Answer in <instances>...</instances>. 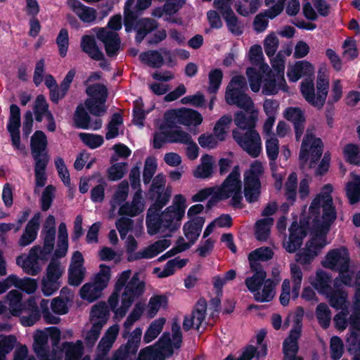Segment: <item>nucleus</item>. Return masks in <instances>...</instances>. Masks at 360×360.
I'll return each mask as SVG.
<instances>
[{
    "label": "nucleus",
    "instance_id": "0eeeda50",
    "mask_svg": "<svg viewBox=\"0 0 360 360\" xmlns=\"http://www.w3.org/2000/svg\"><path fill=\"white\" fill-rule=\"evenodd\" d=\"M174 206L167 207L162 212H157L159 220L156 223L155 221L150 220L148 223V214H146V224L148 229V233L153 236L160 232L162 228L165 230H169L170 232H174L178 230L181 226V223L174 221ZM152 219V218H150Z\"/></svg>",
    "mask_w": 360,
    "mask_h": 360
},
{
    "label": "nucleus",
    "instance_id": "c9c22d12",
    "mask_svg": "<svg viewBox=\"0 0 360 360\" xmlns=\"http://www.w3.org/2000/svg\"><path fill=\"white\" fill-rule=\"evenodd\" d=\"M346 195L351 205H355L360 201V178L349 181L346 184Z\"/></svg>",
    "mask_w": 360,
    "mask_h": 360
},
{
    "label": "nucleus",
    "instance_id": "5701e85b",
    "mask_svg": "<svg viewBox=\"0 0 360 360\" xmlns=\"http://www.w3.org/2000/svg\"><path fill=\"white\" fill-rule=\"evenodd\" d=\"M258 117L256 112H252L246 115L243 111H238L234 115V123L240 129L250 130L255 129Z\"/></svg>",
    "mask_w": 360,
    "mask_h": 360
},
{
    "label": "nucleus",
    "instance_id": "de8ad7c7",
    "mask_svg": "<svg viewBox=\"0 0 360 360\" xmlns=\"http://www.w3.org/2000/svg\"><path fill=\"white\" fill-rule=\"evenodd\" d=\"M63 347L66 348L65 360H77L82 354V344L80 340L76 344L65 342Z\"/></svg>",
    "mask_w": 360,
    "mask_h": 360
},
{
    "label": "nucleus",
    "instance_id": "4c0bfd02",
    "mask_svg": "<svg viewBox=\"0 0 360 360\" xmlns=\"http://www.w3.org/2000/svg\"><path fill=\"white\" fill-rule=\"evenodd\" d=\"M16 263L20 266L25 273L31 276H37L41 271L38 262L30 258L23 259L22 256L16 258Z\"/></svg>",
    "mask_w": 360,
    "mask_h": 360
},
{
    "label": "nucleus",
    "instance_id": "7c9ffc66",
    "mask_svg": "<svg viewBox=\"0 0 360 360\" xmlns=\"http://www.w3.org/2000/svg\"><path fill=\"white\" fill-rule=\"evenodd\" d=\"M165 321V318H159L149 325L143 335V342L146 344L151 342L159 335L163 329Z\"/></svg>",
    "mask_w": 360,
    "mask_h": 360
},
{
    "label": "nucleus",
    "instance_id": "f3484780",
    "mask_svg": "<svg viewBox=\"0 0 360 360\" xmlns=\"http://www.w3.org/2000/svg\"><path fill=\"white\" fill-rule=\"evenodd\" d=\"M288 240L283 244L285 250L294 253L302 246L306 233L301 229L296 222H293L289 229Z\"/></svg>",
    "mask_w": 360,
    "mask_h": 360
},
{
    "label": "nucleus",
    "instance_id": "4d7b16f0",
    "mask_svg": "<svg viewBox=\"0 0 360 360\" xmlns=\"http://www.w3.org/2000/svg\"><path fill=\"white\" fill-rule=\"evenodd\" d=\"M127 163L119 162L112 165L108 169V176L110 181L121 179L127 172Z\"/></svg>",
    "mask_w": 360,
    "mask_h": 360
},
{
    "label": "nucleus",
    "instance_id": "58836bf2",
    "mask_svg": "<svg viewBox=\"0 0 360 360\" xmlns=\"http://www.w3.org/2000/svg\"><path fill=\"white\" fill-rule=\"evenodd\" d=\"M330 276L323 270H318L316 274V280L312 285L315 289L321 292H324L330 289Z\"/></svg>",
    "mask_w": 360,
    "mask_h": 360
},
{
    "label": "nucleus",
    "instance_id": "774afa93",
    "mask_svg": "<svg viewBox=\"0 0 360 360\" xmlns=\"http://www.w3.org/2000/svg\"><path fill=\"white\" fill-rule=\"evenodd\" d=\"M279 45V40L274 33L269 34L264 41V51L268 57L275 55Z\"/></svg>",
    "mask_w": 360,
    "mask_h": 360
},
{
    "label": "nucleus",
    "instance_id": "8fccbe9b",
    "mask_svg": "<svg viewBox=\"0 0 360 360\" xmlns=\"http://www.w3.org/2000/svg\"><path fill=\"white\" fill-rule=\"evenodd\" d=\"M174 127V122L169 120H167L166 122L160 126L161 131L160 133L155 132L153 136V146L154 148L160 149L165 143H167V138L163 132L167 130V128H173Z\"/></svg>",
    "mask_w": 360,
    "mask_h": 360
},
{
    "label": "nucleus",
    "instance_id": "dca6fc26",
    "mask_svg": "<svg viewBox=\"0 0 360 360\" xmlns=\"http://www.w3.org/2000/svg\"><path fill=\"white\" fill-rule=\"evenodd\" d=\"M151 198L155 197V202L149 207L148 214V221L151 220L155 221L156 223L159 220V217L157 215V212H160L161 210L168 203L171 197V190L167 188L164 191H159L150 193Z\"/></svg>",
    "mask_w": 360,
    "mask_h": 360
},
{
    "label": "nucleus",
    "instance_id": "4be33fe9",
    "mask_svg": "<svg viewBox=\"0 0 360 360\" xmlns=\"http://www.w3.org/2000/svg\"><path fill=\"white\" fill-rule=\"evenodd\" d=\"M201 162L197 166L193 172V176L198 179H210L212 176L214 172L213 157L205 154L201 157Z\"/></svg>",
    "mask_w": 360,
    "mask_h": 360
},
{
    "label": "nucleus",
    "instance_id": "5fc2aeb1",
    "mask_svg": "<svg viewBox=\"0 0 360 360\" xmlns=\"http://www.w3.org/2000/svg\"><path fill=\"white\" fill-rule=\"evenodd\" d=\"M144 311V304L137 302L124 323L125 330H130L134 323L139 320Z\"/></svg>",
    "mask_w": 360,
    "mask_h": 360
},
{
    "label": "nucleus",
    "instance_id": "09e8293b",
    "mask_svg": "<svg viewBox=\"0 0 360 360\" xmlns=\"http://www.w3.org/2000/svg\"><path fill=\"white\" fill-rule=\"evenodd\" d=\"M79 137L91 149H96L104 143L103 137L99 134L82 132L79 134Z\"/></svg>",
    "mask_w": 360,
    "mask_h": 360
},
{
    "label": "nucleus",
    "instance_id": "2eb2a0df",
    "mask_svg": "<svg viewBox=\"0 0 360 360\" xmlns=\"http://www.w3.org/2000/svg\"><path fill=\"white\" fill-rule=\"evenodd\" d=\"M240 178L239 167L236 165L233 168L231 172L225 179L221 186L217 188V190L221 195H224L223 196L229 195V198L232 193L242 189V184Z\"/></svg>",
    "mask_w": 360,
    "mask_h": 360
},
{
    "label": "nucleus",
    "instance_id": "20e7f679",
    "mask_svg": "<svg viewBox=\"0 0 360 360\" xmlns=\"http://www.w3.org/2000/svg\"><path fill=\"white\" fill-rule=\"evenodd\" d=\"M264 172L261 162H252L248 171L244 174V196L249 203L257 202L261 194L262 184L260 177Z\"/></svg>",
    "mask_w": 360,
    "mask_h": 360
},
{
    "label": "nucleus",
    "instance_id": "423d86ee",
    "mask_svg": "<svg viewBox=\"0 0 360 360\" xmlns=\"http://www.w3.org/2000/svg\"><path fill=\"white\" fill-rule=\"evenodd\" d=\"M232 136L237 144L250 156L253 158L259 156L262 151V141L255 128L245 133L234 129L232 130Z\"/></svg>",
    "mask_w": 360,
    "mask_h": 360
},
{
    "label": "nucleus",
    "instance_id": "338daca9",
    "mask_svg": "<svg viewBox=\"0 0 360 360\" xmlns=\"http://www.w3.org/2000/svg\"><path fill=\"white\" fill-rule=\"evenodd\" d=\"M344 352V345L342 339L333 336L330 339V357L333 360H339Z\"/></svg>",
    "mask_w": 360,
    "mask_h": 360
},
{
    "label": "nucleus",
    "instance_id": "6e6d98bb",
    "mask_svg": "<svg viewBox=\"0 0 360 360\" xmlns=\"http://www.w3.org/2000/svg\"><path fill=\"white\" fill-rule=\"evenodd\" d=\"M56 42L58 47L59 55L64 58L67 55L69 47V34L67 29L62 28L60 30Z\"/></svg>",
    "mask_w": 360,
    "mask_h": 360
},
{
    "label": "nucleus",
    "instance_id": "864d4df0",
    "mask_svg": "<svg viewBox=\"0 0 360 360\" xmlns=\"http://www.w3.org/2000/svg\"><path fill=\"white\" fill-rule=\"evenodd\" d=\"M207 303L204 297H200L196 302L192 314L196 316V329H199L205 319Z\"/></svg>",
    "mask_w": 360,
    "mask_h": 360
},
{
    "label": "nucleus",
    "instance_id": "a878e982",
    "mask_svg": "<svg viewBox=\"0 0 360 360\" xmlns=\"http://www.w3.org/2000/svg\"><path fill=\"white\" fill-rule=\"evenodd\" d=\"M163 134L167 138V143H177L187 144L191 140V136L186 131L181 129L180 127L176 126L174 123L173 128H167Z\"/></svg>",
    "mask_w": 360,
    "mask_h": 360
},
{
    "label": "nucleus",
    "instance_id": "680f3d73",
    "mask_svg": "<svg viewBox=\"0 0 360 360\" xmlns=\"http://www.w3.org/2000/svg\"><path fill=\"white\" fill-rule=\"evenodd\" d=\"M63 273L60 262L55 258H52L46 269V274L44 277L60 281Z\"/></svg>",
    "mask_w": 360,
    "mask_h": 360
},
{
    "label": "nucleus",
    "instance_id": "0e129e2a",
    "mask_svg": "<svg viewBox=\"0 0 360 360\" xmlns=\"http://www.w3.org/2000/svg\"><path fill=\"white\" fill-rule=\"evenodd\" d=\"M251 90L257 93L259 91L262 83V76L254 68H248L246 70Z\"/></svg>",
    "mask_w": 360,
    "mask_h": 360
},
{
    "label": "nucleus",
    "instance_id": "bf43d9fd",
    "mask_svg": "<svg viewBox=\"0 0 360 360\" xmlns=\"http://www.w3.org/2000/svg\"><path fill=\"white\" fill-rule=\"evenodd\" d=\"M60 281L43 277L41 280V292L46 296H51L55 293L60 287Z\"/></svg>",
    "mask_w": 360,
    "mask_h": 360
},
{
    "label": "nucleus",
    "instance_id": "f704fd0d",
    "mask_svg": "<svg viewBox=\"0 0 360 360\" xmlns=\"http://www.w3.org/2000/svg\"><path fill=\"white\" fill-rule=\"evenodd\" d=\"M323 143L320 138L313 136L311 143L310 144V160L309 167H315L321 158L323 153Z\"/></svg>",
    "mask_w": 360,
    "mask_h": 360
},
{
    "label": "nucleus",
    "instance_id": "412c9836",
    "mask_svg": "<svg viewBox=\"0 0 360 360\" xmlns=\"http://www.w3.org/2000/svg\"><path fill=\"white\" fill-rule=\"evenodd\" d=\"M80 46L82 51L94 60H98L103 57V53L99 49L94 35H83Z\"/></svg>",
    "mask_w": 360,
    "mask_h": 360
},
{
    "label": "nucleus",
    "instance_id": "ddd939ff",
    "mask_svg": "<svg viewBox=\"0 0 360 360\" xmlns=\"http://www.w3.org/2000/svg\"><path fill=\"white\" fill-rule=\"evenodd\" d=\"M145 290V282L140 280L139 273H135L124 288L122 298L129 300L133 304L135 300L143 295Z\"/></svg>",
    "mask_w": 360,
    "mask_h": 360
},
{
    "label": "nucleus",
    "instance_id": "69168bd1",
    "mask_svg": "<svg viewBox=\"0 0 360 360\" xmlns=\"http://www.w3.org/2000/svg\"><path fill=\"white\" fill-rule=\"evenodd\" d=\"M157 163L155 158H148L146 160L143 172V181L144 184H148L157 169Z\"/></svg>",
    "mask_w": 360,
    "mask_h": 360
},
{
    "label": "nucleus",
    "instance_id": "9d476101",
    "mask_svg": "<svg viewBox=\"0 0 360 360\" xmlns=\"http://www.w3.org/2000/svg\"><path fill=\"white\" fill-rule=\"evenodd\" d=\"M94 30H96V38L104 45L107 56L111 58L117 56L121 44L119 34L105 27H97Z\"/></svg>",
    "mask_w": 360,
    "mask_h": 360
},
{
    "label": "nucleus",
    "instance_id": "ea45409f",
    "mask_svg": "<svg viewBox=\"0 0 360 360\" xmlns=\"http://www.w3.org/2000/svg\"><path fill=\"white\" fill-rule=\"evenodd\" d=\"M100 271L96 276L95 283L99 291L105 288L111 276V269L109 266L101 264L99 266Z\"/></svg>",
    "mask_w": 360,
    "mask_h": 360
},
{
    "label": "nucleus",
    "instance_id": "6ab92c4d",
    "mask_svg": "<svg viewBox=\"0 0 360 360\" xmlns=\"http://www.w3.org/2000/svg\"><path fill=\"white\" fill-rule=\"evenodd\" d=\"M67 4L84 22L91 23L96 20L95 8L86 6L79 0H68Z\"/></svg>",
    "mask_w": 360,
    "mask_h": 360
},
{
    "label": "nucleus",
    "instance_id": "c03bdc74",
    "mask_svg": "<svg viewBox=\"0 0 360 360\" xmlns=\"http://www.w3.org/2000/svg\"><path fill=\"white\" fill-rule=\"evenodd\" d=\"M98 184L91 191V200L94 202H101L105 198V188L107 186L106 181L99 172H97Z\"/></svg>",
    "mask_w": 360,
    "mask_h": 360
},
{
    "label": "nucleus",
    "instance_id": "aec40b11",
    "mask_svg": "<svg viewBox=\"0 0 360 360\" xmlns=\"http://www.w3.org/2000/svg\"><path fill=\"white\" fill-rule=\"evenodd\" d=\"M141 194L136 192L131 203L125 202L119 208L118 214L134 217L143 211V204L141 202Z\"/></svg>",
    "mask_w": 360,
    "mask_h": 360
},
{
    "label": "nucleus",
    "instance_id": "79ce46f5",
    "mask_svg": "<svg viewBox=\"0 0 360 360\" xmlns=\"http://www.w3.org/2000/svg\"><path fill=\"white\" fill-rule=\"evenodd\" d=\"M344 154L347 162L360 166V148L354 143H347L344 148Z\"/></svg>",
    "mask_w": 360,
    "mask_h": 360
},
{
    "label": "nucleus",
    "instance_id": "4468645a",
    "mask_svg": "<svg viewBox=\"0 0 360 360\" xmlns=\"http://www.w3.org/2000/svg\"><path fill=\"white\" fill-rule=\"evenodd\" d=\"M40 228V213L37 212L27 222L18 240L19 246L24 248L32 244L37 238Z\"/></svg>",
    "mask_w": 360,
    "mask_h": 360
},
{
    "label": "nucleus",
    "instance_id": "c85d7f7f",
    "mask_svg": "<svg viewBox=\"0 0 360 360\" xmlns=\"http://www.w3.org/2000/svg\"><path fill=\"white\" fill-rule=\"evenodd\" d=\"M22 293L18 290H11L6 295L11 313L14 316H19L22 313Z\"/></svg>",
    "mask_w": 360,
    "mask_h": 360
},
{
    "label": "nucleus",
    "instance_id": "393cba45",
    "mask_svg": "<svg viewBox=\"0 0 360 360\" xmlns=\"http://www.w3.org/2000/svg\"><path fill=\"white\" fill-rule=\"evenodd\" d=\"M49 336L42 330H38L34 335L33 349L38 357H47L49 354Z\"/></svg>",
    "mask_w": 360,
    "mask_h": 360
},
{
    "label": "nucleus",
    "instance_id": "a18cd8bd",
    "mask_svg": "<svg viewBox=\"0 0 360 360\" xmlns=\"http://www.w3.org/2000/svg\"><path fill=\"white\" fill-rule=\"evenodd\" d=\"M347 293L340 289L333 290L329 295V304L335 309H342L347 302Z\"/></svg>",
    "mask_w": 360,
    "mask_h": 360
},
{
    "label": "nucleus",
    "instance_id": "7ed1b4c3",
    "mask_svg": "<svg viewBox=\"0 0 360 360\" xmlns=\"http://www.w3.org/2000/svg\"><path fill=\"white\" fill-rule=\"evenodd\" d=\"M329 90V80L323 75H319L316 79V94L312 80L302 82L300 91L306 101L312 106L321 109L326 103Z\"/></svg>",
    "mask_w": 360,
    "mask_h": 360
},
{
    "label": "nucleus",
    "instance_id": "37998d69",
    "mask_svg": "<svg viewBox=\"0 0 360 360\" xmlns=\"http://www.w3.org/2000/svg\"><path fill=\"white\" fill-rule=\"evenodd\" d=\"M266 277V272H256L252 276L246 278L245 283L251 292H255L260 289Z\"/></svg>",
    "mask_w": 360,
    "mask_h": 360
},
{
    "label": "nucleus",
    "instance_id": "f257e3e1",
    "mask_svg": "<svg viewBox=\"0 0 360 360\" xmlns=\"http://www.w3.org/2000/svg\"><path fill=\"white\" fill-rule=\"evenodd\" d=\"M136 0H127L124 8V26L125 31L129 33L136 32L135 41L141 44L145 37L158 28V22L153 18H142L136 20L134 3Z\"/></svg>",
    "mask_w": 360,
    "mask_h": 360
},
{
    "label": "nucleus",
    "instance_id": "1a4fd4ad",
    "mask_svg": "<svg viewBox=\"0 0 360 360\" xmlns=\"http://www.w3.org/2000/svg\"><path fill=\"white\" fill-rule=\"evenodd\" d=\"M325 205H322V221L315 218L313 221L314 227L317 233L327 234L330 226L337 217V212L333 205L332 195L325 197Z\"/></svg>",
    "mask_w": 360,
    "mask_h": 360
},
{
    "label": "nucleus",
    "instance_id": "e433bc0d",
    "mask_svg": "<svg viewBox=\"0 0 360 360\" xmlns=\"http://www.w3.org/2000/svg\"><path fill=\"white\" fill-rule=\"evenodd\" d=\"M316 316L319 325L323 329H327L330 323L331 312L325 303H320L316 309Z\"/></svg>",
    "mask_w": 360,
    "mask_h": 360
},
{
    "label": "nucleus",
    "instance_id": "e2e57ef3",
    "mask_svg": "<svg viewBox=\"0 0 360 360\" xmlns=\"http://www.w3.org/2000/svg\"><path fill=\"white\" fill-rule=\"evenodd\" d=\"M56 188L53 185H48L44 190L41 197V209L43 212L48 211L51 207Z\"/></svg>",
    "mask_w": 360,
    "mask_h": 360
},
{
    "label": "nucleus",
    "instance_id": "473e14b6",
    "mask_svg": "<svg viewBox=\"0 0 360 360\" xmlns=\"http://www.w3.org/2000/svg\"><path fill=\"white\" fill-rule=\"evenodd\" d=\"M229 31L236 36H240L243 33L244 25L238 20L233 11L228 13L223 17Z\"/></svg>",
    "mask_w": 360,
    "mask_h": 360
},
{
    "label": "nucleus",
    "instance_id": "72a5a7b5",
    "mask_svg": "<svg viewBox=\"0 0 360 360\" xmlns=\"http://www.w3.org/2000/svg\"><path fill=\"white\" fill-rule=\"evenodd\" d=\"M85 267L69 266L68 269V283L70 285L77 287L80 285L86 275Z\"/></svg>",
    "mask_w": 360,
    "mask_h": 360
},
{
    "label": "nucleus",
    "instance_id": "6e6552de",
    "mask_svg": "<svg viewBox=\"0 0 360 360\" xmlns=\"http://www.w3.org/2000/svg\"><path fill=\"white\" fill-rule=\"evenodd\" d=\"M20 109L16 104H11L6 128L13 148L22 152L25 150V146L20 142Z\"/></svg>",
    "mask_w": 360,
    "mask_h": 360
},
{
    "label": "nucleus",
    "instance_id": "052dcab7",
    "mask_svg": "<svg viewBox=\"0 0 360 360\" xmlns=\"http://www.w3.org/2000/svg\"><path fill=\"white\" fill-rule=\"evenodd\" d=\"M103 327V321L102 322H94L90 330L86 333L84 338L86 344L88 346H94L98 340L101 330Z\"/></svg>",
    "mask_w": 360,
    "mask_h": 360
},
{
    "label": "nucleus",
    "instance_id": "bb28decb",
    "mask_svg": "<svg viewBox=\"0 0 360 360\" xmlns=\"http://www.w3.org/2000/svg\"><path fill=\"white\" fill-rule=\"evenodd\" d=\"M141 63L153 68H159L164 64V58L157 50H149L139 55Z\"/></svg>",
    "mask_w": 360,
    "mask_h": 360
},
{
    "label": "nucleus",
    "instance_id": "a211bd4d",
    "mask_svg": "<svg viewBox=\"0 0 360 360\" xmlns=\"http://www.w3.org/2000/svg\"><path fill=\"white\" fill-rule=\"evenodd\" d=\"M177 122L186 127H198L202 122V115L191 108H181L174 112Z\"/></svg>",
    "mask_w": 360,
    "mask_h": 360
},
{
    "label": "nucleus",
    "instance_id": "cd10ccee",
    "mask_svg": "<svg viewBox=\"0 0 360 360\" xmlns=\"http://www.w3.org/2000/svg\"><path fill=\"white\" fill-rule=\"evenodd\" d=\"M274 224V219L264 217L259 219L255 224V237L259 241H266L270 235L271 226Z\"/></svg>",
    "mask_w": 360,
    "mask_h": 360
},
{
    "label": "nucleus",
    "instance_id": "49530a36",
    "mask_svg": "<svg viewBox=\"0 0 360 360\" xmlns=\"http://www.w3.org/2000/svg\"><path fill=\"white\" fill-rule=\"evenodd\" d=\"M43 236V252L44 255H50L52 253L56 240V231L53 229H48L42 230L41 233Z\"/></svg>",
    "mask_w": 360,
    "mask_h": 360
},
{
    "label": "nucleus",
    "instance_id": "39448f33",
    "mask_svg": "<svg viewBox=\"0 0 360 360\" xmlns=\"http://www.w3.org/2000/svg\"><path fill=\"white\" fill-rule=\"evenodd\" d=\"M86 94L91 97L85 101L86 109L96 117L103 116L107 110L105 106L108 98L107 87L103 84L96 83L87 86Z\"/></svg>",
    "mask_w": 360,
    "mask_h": 360
},
{
    "label": "nucleus",
    "instance_id": "b1692460",
    "mask_svg": "<svg viewBox=\"0 0 360 360\" xmlns=\"http://www.w3.org/2000/svg\"><path fill=\"white\" fill-rule=\"evenodd\" d=\"M332 192V185L330 184H326L323 186L322 191L319 194L316 195V196L312 200L309 205V211L311 215L315 217V218L319 217L321 207H322V205H325V197L326 195H331Z\"/></svg>",
    "mask_w": 360,
    "mask_h": 360
},
{
    "label": "nucleus",
    "instance_id": "3c124183",
    "mask_svg": "<svg viewBox=\"0 0 360 360\" xmlns=\"http://www.w3.org/2000/svg\"><path fill=\"white\" fill-rule=\"evenodd\" d=\"M49 162H34V170L35 176V184L37 187H44L46 182V169Z\"/></svg>",
    "mask_w": 360,
    "mask_h": 360
},
{
    "label": "nucleus",
    "instance_id": "603ef678",
    "mask_svg": "<svg viewBox=\"0 0 360 360\" xmlns=\"http://www.w3.org/2000/svg\"><path fill=\"white\" fill-rule=\"evenodd\" d=\"M266 155L269 160V165L271 167L275 163L279 152L278 140L276 137H271L266 141Z\"/></svg>",
    "mask_w": 360,
    "mask_h": 360
},
{
    "label": "nucleus",
    "instance_id": "f8f14e48",
    "mask_svg": "<svg viewBox=\"0 0 360 360\" xmlns=\"http://www.w3.org/2000/svg\"><path fill=\"white\" fill-rule=\"evenodd\" d=\"M225 99L229 105H236L247 112L254 106L252 98L247 94L243 92L238 87H233L230 89H227Z\"/></svg>",
    "mask_w": 360,
    "mask_h": 360
},
{
    "label": "nucleus",
    "instance_id": "2f4dec72",
    "mask_svg": "<svg viewBox=\"0 0 360 360\" xmlns=\"http://www.w3.org/2000/svg\"><path fill=\"white\" fill-rule=\"evenodd\" d=\"M73 122L77 129H88L90 127L91 117L82 105H77L73 116Z\"/></svg>",
    "mask_w": 360,
    "mask_h": 360
},
{
    "label": "nucleus",
    "instance_id": "a19ab883",
    "mask_svg": "<svg viewBox=\"0 0 360 360\" xmlns=\"http://www.w3.org/2000/svg\"><path fill=\"white\" fill-rule=\"evenodd\" d=\"M209 86L207 91L210 94H216L223 79V72L219 68H214L210 70L208 75Z\"/></svg>",
    "mask_w": 360,
    "mask_h": 360
},
{
    "label": "nucleus",
    "instance_id": "f03ea898",
    "mask_svg": "<svg viewBox=\"0 0 360 360\" xmlns=\"http://www.w3.org/2000/svg\"><path fill=\"white\" fill-rule=\"evenodd\" d=\"M326 259L323 266L325 268L338 271L341 282L346 286H352V276L347 274L350 263L348 250L345 247L340 249H333L327 253Z\"/></svg>",
    "mask_w": 360,
    "mask_h": 360
},
{
    "label": "nucleus",
    "instance_id": "13d9d810",
    "mask_svg": "<svg viewBox=\"0 0 360 360\" xmlns=\"http://www.w3.org/2000/svg\"><path fill=\"white\" fill-rule=\"evenodd\" d=\"M143 103L140 100H136L134 102V108L132 110L133 120L132 122L135 125L143 127V121L146 119V112L143 109Z\"/></svg>",
    "mask_w": 360,
    "mask_h": 360
},
{
    "label": "nucleus",
    "instance_id": "9b49d317",
    "mask_svg": "<svg viewBox=\"0 0 360 360\" xmlns=\"http://www.w3.org/2000/svg\"><path fill=\"white\" fill-rule=\"evenodd\" d=\"M47 146L48 141L45 133L41 130L36 131L30 140L31 153L34 162H49Z\"/></svg>",
    "mask_w": 360,
    "mask_h": 360
},
{
    "label": "nucleus",
    "instance_id": "c756f323",
    "mask_svg": "<svg viewBox=\"0 0 360 360\" xmlns=\"http://www.w3.org/2000/svg\"><path fill=\"white\" fill-rule=\"evenodd\" d=\"M168 306V297L165 295H153L148 302V316L150 319L155 317L160 307L164 309Z\"/></svg>",
    "mask_w": 360,
    "mask_h": 360
}]
</instances>
